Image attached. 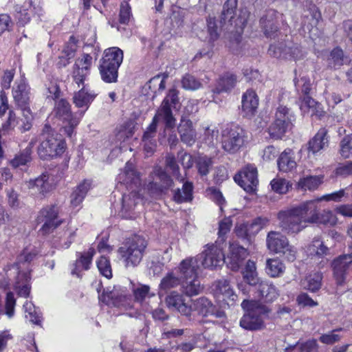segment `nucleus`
I'll list each match as a JSON object with an SVG mask.
<instances>
[{
	"mask_svg": "<svg viewBox=\"0 0 352 352\" xmlns=\"http://www.w3.org/2000/svg\"><path fill=\"white\" fill-rule=\"evenodd\" d=\"M123 51L118 47H109L104 50L100 61L120 66L123 61Z\"/></svg>",
	"mask_w": 352,
	"mask_h": 352,
	"instance_id": "f704fd0d",
	"label": "nucleus"
},
{
	"mask_svg": "<svg viewBox=\"0 0 352 352\" xmlns=\"http://www.w3.org/2000/svg\"><path fill=\"white\" fill-rule=\"evenodd\" d=\"M20 121L16 117L15 113L13 111H10L9 116L7 121L3 124L1 133L3 132L5 134L6 132H9L13 130L18 125L19 126Z\"/></svg>",
	"mask_w": 352,
	"mask_h": 352,
	"instance_id": "680f3d73",
	"label": "nucleus"
},
{
	"mask_svg": "<svg viewBox=\"0 0 352 352\" xmlns=\"http://www.w3.org/2000/svg\"><path fill=\"white\" fill-rule=\"evenodd\" d=\"M208 32L209 35V41L214 42L219 37L217 25L216 24L215 18L209 17L207 19Z\"/></svg>",
	"mask_w": 352,
	"mask_h": 352,
	"instance_id": "338daca9",
	"label": "nucleus"
},
{
	"mask_svg": "<svg viewBox=\"0 0 352 352\" xmlns=\"http://www.w3.org/2000/svg\"><path fill=\"white\" fill-rule=\"evenodd\" d=\"M317 200H310L281 210L278 213L279 227L287 234H296L302 231L308 223L333 226L338 219L331 210L318 212Z\"/></svg>",
	"mask_w": 352,
	"mask_h": 352,
	"instance_id": "f257e3e1",
	"label": "nucleus"
},
{
	"mask_svg": "<svg viewBox=\"0 0 352 352\" xmlns=\"http://www.w3.org/2000/svg\"><path fill=\"white\" fill-rule=\"evenodd\" d=\"M195 257L201 266L211 270L221 267L226 262L223 247L219 241L206 244L203 252Z\"/></svg>",
	"mask_w": 352,
	"mask_h": 352,
	"instance_id": "9d476101",
	"label": "nucleus"
},
{
	"mask_svg": "<svg viewBox=\"0 0 352 352\" xmlns=\"http://www.w3.org/2000/svg\"><path fill=\"white\" fill-rule=\"evenodd\" d=\"M89 74V72L87 71L86 67L80 68L74 65L72 78L78 87H80V85H83L84 81Z\"/></svg>",
	"mask_w": 352,
	"mask_h": 352,
	"instance_id": "0e129e2a",
	"label": "nucleus"
},
{
	"mask_svg": "<svg viewBox=\"0 0 352 352\" xmlns=\"http://www.w3.org/2000/svg\"><path fill=\"white\" fill-rule=\"evenodd\" d=\"M25 311L28 313L26 318H29L30 321L36 325H41L42 315L38 308L36 307L32 302H26L23 305Z\"/></svg>",
	"mask_w": 352,
	"mask_h": 352,
	"instance_id": "49530a36",
	"label": "nucleus"
},
{
	"mask_svg": "<svg viewBox=\"0 0 352 352\" xmlns=\"http://www.w3.org/2000/svg\"><path fill=\"white\" fill-rule=\"evenodd\" d=\"M180 285H182L181 278L177 276L175 272H170L161 280L160 290V292L167 293L169 290L177 287Z\"/></svg>",
	"mask_w": 352,
	"mask_h": 352,
	"instance_id": "a19ab883",
	"label": "nucleus"
},
{
	"mask_svg": "<svg viewBox=\"0 0 352 352\" xmlns=\"http://www.w3.org/2000/svg\"><path fill=\"white\" fill-rule=\"evenodd\" d=\"M50 118H56L62 122L65 134L70 138L74 133V129L79 124V119L74 116L69 103L65 99H60L56 102L54 108L47 122Z\"/></svg>",
	"mask_w": 352,
	"mask_h": 352,
	"instance_id": "0eeeda50",
	"label": "nucleus"
},
{
	"mask_svg": "<svg viewBox=\"0 0 352 352\" xmlns=\"http://www.w3.org/2000/svg\"><path fill=\"white\" fill-rule=\"evenodd\" d=\"M331 266L337 285H343L347 272L352 270V253L339 256L333 261Z\"/></svg>",
	"mask_w": 352,
	"mask_h": 352,
	"instance_id": "ddd939ff",
	"label": "nucleus"
},
{
	"mask_svg": "<svg viewBox=\"0 0 352 352\" xmlns=\"http://www.w3.org/2000/svg\"><path fill=\"white\" fill-rule=\"evenodd\" d=\"M232 221L230 217H226L219 222L218 240L219 243L221 245L226 241V235L230 232L232 227Z\"/></svg>",
	"mask_w": 352,
	"mask_h": 352,
	"instance_id": "3c124183",
	"label": "nucleus"
},
{
	"mask_svg": "<svg viewBox=\"0 0 352 352\" xmlns=\"http://www.w3.org/2000/svg\"><path fill=\"white\" fill-rule=\"evenodd\" d=\"M98 268L104 276L110 278L112 276L111 267L109 260L105 256H101L97 262Z\"/></svg>",
	"mask_w": 352,
	"mask_h": 352,
	"instance_id": "e2e57ef3",
	"label": "nucleus"
},
{
	"mask_svg": "<svg viewBox=\"0 0 352 352\" xmlns=\"http://www.w3.org/2000/svg\"><path fill=\"white\" fill-rule=\"evenodd\" d=\"M169 308L174 309L184 316H188L192 311V306L185 302L183 296L176 292H171L166 298Z\"/></svg>",
	"mask_w": 352,
	"mask_h": 352,
	"instance_id": "4be33fe9",
	"label": "nucleus"
},
{
	"mask_svg": "<svg viewBox=\"0 0 352 352\" xmlns=\"http://www.w3.org/2000/svg\"><path fill=\"white\" fill-rule=\"evenodd\" d=\"M236 0H228L223 5L220 16V23L226 25L228 31V47L233 53L241 52L242 19L240 15L235 18Z\"/></svg>",
	"mask_w": 352,
	"mask_h": 352,
	"instance_id": "f03ea898",
	"label": "nucleus"
},
{
	"mask_svg": "<svg viewBox=\"0 0 352 352\" xmlns=\"http://www.w3.org/2000/svg\"><path fill=\"white\" fill-rule=\"evenodd\" d=\"M327 130L325 128H321L314 137L308 142L309 153L315 155L321 150L324 149L329 145V137Z\"/></svg>",
	"mask_w": 352,
	"mask_h": 352,
	"instance_id": "5701e85b",
	"label": "nucleus"
},
{
	"mask_svg": "<svg viewBox=\"0 0 352 352\" xmlns=\"http://www.w3.org/2000/svg\"><path fill=\"white\" fill-rule=\"evenodd\" d=\"M119 67L100 60L99 71L102 80L107 83L117 82Z\"/></svg>",
	"mask_w": 352,
	"mask_h": 352,
	"instance_id": "7c9ffc66",
	"label": "nucleus"
},
{
	"mask_svg": "<svg viewBox=\"0 0 352 352\" xmlns=\"http://www.w3.org/2000/svg\"><path fill=\"white\" fill-rule=\"evenodd\" d=\"M214 292L215 296L219 300L229 290L230 283L227 280L223 279L215 282Z\"/></svg>",
	"mask_w": 352,
	"mask_h": 352,
	"instance_id": "774afa93",
	"label": "nucleus"
},
{
	"mask_svg": "<svg viewBox=\"0 0 352 352\" xmlns=\"http://www.w3.org/2000/svg\"><path fill=\"white\" fill-rule=\"evenodd\" d=\"M322 179L323 177L320 176H307L299 180L298 186L304 190H313L321 184Z\"/></svg>",
	"mask_w": 352,
	"mask_h": 352,
	"instance_id": "09e8293b",
	"label": "nucleus"
},
{
	"mask_svg": "<svg viewBox=\"0 0 352 352\" xmlns=\"http://www.w3.org/2000/svg\"><path fill=\"white\" fill-rule=\"evenodd\" d=\"M257 297L260 300H263L265 302H272L276 299L279 296V292L276 287L271 283L263 282L261 280L257 287Z\"/></svg>",
	"mask_w": 352,
	"mask_h": 352,
	"instance_id": "bb28decb",
	"label": "nucleus"
},
{
	"mask_svg": "<svg viewBox=\"0 0 352 352\" xmlns=\"http://www.w3.org/2000/svg\"><path fill=\"white\" fill-rule=\"evenodd\" d=\"M294 81L298 91H300L303 95L309 94L311 90V83L309 78L306 76H302L300 79L295 78Z\"/></svg>",
	"mask_w": 352,
	"mask_h": 352,
	"instance_id": "4d7b16f0",
	"label": "nucleus"
},
{
	"mask_svg": "<svg viewBox=\"0 0 352 352\" xmlns=\"http://www.w3.org/2000/svg\"><path fill=\"white\" fill-rule=\"evenodd\" d=\"M226 131H223L222 135L223 148L230 153H235L239 151L241 146L240 133L234 129H230L227 135L226 134Z\"/></svg>",
	"mask_w": 352,
	"mask_h": 352,
	"instance_id": "a878e982",
	"label": "nucleus"
},
{
	"mask_svg": "<svg viewBox=\"0 0 352 352\" xmlns=\"http://www.w3.org/2000/svg\"><path fill=\"white\" fill-rule=\"evenodd\" d=\"M94 254L95 250L94 248H89L87 252L81 254L80 258L76 261L74 268L72 270V274L79 277L80 269L87 270L89 268V265L91 263Z\"/></svg>",
	"mask_w": 352,
	"mask_h": 352,
	"instance_id": "e433bc0d",
	"label": "nucleus"
},
{
	"mask_svg": "<svg viewBox=\"0 0 352 352\" xmlns=\"http://www.w3.org/2000/svg\"><path fill=\"white\" fill-rule=\"evenodd\" d=\"M278 12L274 10H269L260 20V23L264 34L267 37L274 38L278 32L276 18Z\"/></svg>",
	"mask_w": 352,
	"mask_h": 352,
	"instance_id": "412c9836",
	"label": "nucleus"
},
{
	"mask_svg": "<svg viewBox=\"0 0 352 352\" xmlns=\"http://www.w3.org/2000/svg\"><path fill=\"white\" fill-rule=\"evenodd\" d=\"M287 45L283 43L271 45L268 50L270 56L276 58H288L286 52Z\"/></svg>",
	"mask_w": 352,
	"mask_h": 352,
	"instance_id": "6e6d98bb",
	"label": "nucleus"
},
{
	"mask_svg": "<svg viewBox=\"0 0 352 352\" xmlns=\"http://www.w3.org/2000/svg\"><path fill=\"white\" fill-rule=\"evenodd\" d=\"M180 107V102L179 98V91L175 88L168 90V94L162 100L157 111L160 115L176 122V119L173 116V111H178Z\"/></svg>",
	"mask_w": 352,
	"mask_h": 352,
	"instance_id": "4468645a",
	"label": "nucleus"
},
{
	"mask_svg": "<svg viewBox=\"0 0 352 352\" xmlns=\"http://www.w3.org/2000/svg\"><path fill=\"white\" fill-rule=\"evenodd\" d=\"M90 187L91 182L89 180H85L81 183L72 194V204L74 206L80 204L84 199Z\"/></svg>",
	"mask_w": 352,
	"mask_h": 352,
	"instance_id": "37998d69",
	"label": "nucleus"
},
{
	"mask_svg": "<svg viewBox=\"0 0 352 352\" xmlns=\"http://www.w3.org/2000/svg\"><path fill=\"white\" fill-rule=\"evenodd\" d=\"M147 245L146 239L139 234H134L125 240L118 252L126 267H134L140 263Z\"/></svg>",
	"mask_w": 352,
	"mask_h": 352,
	"instance_id": "39448f33",
	"label": "nucleus"
},
{
	"mask_svg": "<svg viewBox=\"0 0 352 352\" xmlns=\"http://www.w3.org/2000/svg\"><path fill=\"white\" fill-rule=\"evenodd\" d=\"M34 143L30 142L28 146L15 155L14 157L10 160V165L14 168H19L22 166H28L32 162V153Z\"/></svg>",
	"mask_w": 352,
	"mask_h": 352,
	"instance_id": "2f4dec72",
	"label": "nucleus"
},
{
	"mask_svg": "<svg viewBox=\"0 0 352 352\" xmlns=\"http://www.w3.org/2000/svg\"><path fill=\"white\" fill-rule=\"evenodd\" d=\"M96 94L89 92L85 86H83L78 91L75 92L73 102L78 108L86 107L94 100Z\"/></svg>",
	"mask_w": 352,
	"mask_h": 352,
	"instance_id": "72a5a7b5",
	"label": "nucleus"
},
{
	"mask_svg": "<svg viewBox=\"0 0 352 352\" xmlns=\"http://www.w3.org/2000/svg\"><path fill=\"white\" fill-rule=\"evenodd\" d=\"M278 166L280 171L289 172L296 166V162L294 160L293 153L291 149L285 150L278 160Z\"/></svg>",
	"mask_w": 352,
	"mask_h": 352,
	"instance_id": "c9c22d12",
	"label": "nucleus"
},
{
	"mask_svg": "<svg viewBox=\"0 0 352 352\" xmlns=\"http://www.w3.org/2000/svg\"><path fill=\"white\" fill-rule=\"evenodd\" d=\"M181 141L188 146L196 142L197 133L191 120L182 119L177 127Z\"/></svg>",
	"mask_w": 352,
	"mask_h": 352,
	"instance_id": "aec40b11",
	"label": "nucleus"
},
{
	"mask_svg": "<svg viewBox=\"0 0 352 352\" xmlns=\"http://www.w3.org/2000/svg\"><path fill=\"white\" fill-rule=\"evenodd\" d=\"M256 260L249 259L243 267V283L257 287L261 278L258 276Z\"/></svg>",
	"mask_w": 352,
	"mask_h": 352,
	"instance_id": "393cba45",
	"label": "nucleus"
},
{
	"mask_svg": "<svg viewBox=\"0 0 352 352\" xmlns=\"http://www.w3.org/2000/svg\"><path fill=\"white\" fill-rule=\"evenodd\" d=\"M59 207L57 205H49L43 208L36 218L38 223H43L39 232L43 235L52 232L63 221L58 218Z\"/></svg>",
	"mask_w": 352,
	"mask_h": 352,
	"instance_id": "f8f14e48",
	"label": "nucleus"
},
{
	"mask_svg": "<svg viewBox=\"0 0 352 352\" xmlns=\"http://www.w3.org/2000/svg\"><path fill=\"white\" fill-rule=\"evenodd\" d=\"M318 344L314 339L298 344L294 349V352H318Z\"/></svg>",
	"mask_w": 352,
	"mask_h": 352,
	"instance_id": "bf43d9fd",
	"label": "nucleus"
},
{
	"mask_svg": "<svg viewBox=\"0 0 352 352\" xmlns=\"http://www.w3.org/2000/svg\"><path fill=\"white\" fill-rule=\"evenodd\" d=\"M49 179V174L45 173L35 179H30L26 182V185L32 194L38 195L41 197H44L53 188Z\"/></svg>",
	"mask_w": 352,
	"mask_h": 352,
	"instance_id": "dca6fc26",
	"label": "nucleus"
},
{
	"mask_svg": "<svg viewBox=\"0 0 352 352\" xmlns=\"http://www.w3.org/2000/svg\"><path fill=\"white\" fill-rule=\"evenodd\" d=\"M152 174L160 181L159 184H161L165 193L173 186L174 184L173 179L161 167H155Z\"/></svg>",
	"mask_w": 352,
	"mask_h": 352,
	"instance_id": "de8ad7c7",
	"label": "nucleus"
},
{
	"mask_svg": "<svg viewBox=\"0 0 352 352\" xmlns=\"http://www.w3.org/2000/svg\"><path fill=\"white\" fill-rule=\"evenodd\" d=\"M243 329H261L263 324V316L268 312L267 307L257 300H243Z\"/></svg>",
	"mask_w": 352,
	"mask_h": 352,
	"instance_id": "6e6552de",
	"label": "nucleus"
},
{
	"mask_svg": "<svg viewBox=\"0 0 352 352\" xmlns=\"http://www.w3.org/2000/svg\"><path fill=\"white\" fill-rule=\"evenodd\" d=\"M192 311H196L203 316H208L214 309V305L208 298L201 297L192 302Z\"/></svg>",
	"mask_w": 352,
	"mask_h": 352,
	"instance_id": "58836bf2",
	"label": "nucleus"
},
{
	"mask_svg": "<svg viewBox=\"0 0 352 352\" xmlns=\"http://www.w3.org/2000/svg\"><path fill=\"white\" fill-rule=\"evenodd\" d=\"M200 265L195 257H190L183 260L178 267L183 292L188 296L197 295L202 290L197 279Z\"/></svg>",
	"mask_w": 352,
	"mask_h": 352,
	"instance_id": "20e7f679",
	"label": "nucleus"
},
{
	"mask_svg": "<svg viewBox=\"0 0 352 352\" xmlns=\"http://www.w3.org/2000/svg\"><path fill=\"white\" fill-rule=\"evenodd\" d=\"M78 40L74 36H71L69 41L65 44L62 54L69 58H74L78 49Z\"/></svg>",
	"mask_w": 352,
	"mask_h": 352,
	"instance_id": "13d9d810",
	"label": "nucleus"
},
{
	"mask_svg": "<svg viewBox=\"0 0 352 352\" xmlns=\"http://www.w3.org/2000/svg\"><path fill=\"white\" fill-rule=\"evenodd\" d=\"M267 248L275 254H282L284 258L293 262L296 258V248L291 245L288 239L279 232L271 231L267 234Z\"/></svg>",
	"mask_w": 352,
	"mask_h": 352,
	"instance_id": "1a4fd4ad",
	"label": "nucleus"
},
{
	"mask_svg": "<svg viewBox=\"0 0 352 352\" xmlns=\"http://www.w3.org/2000/svg\"><path fill=\"white\" fill-rule=\"evenodd\" d=\"M118 179L119 182L130 186L131 188L140 185V174L131 162L126 163L124 170L118 175Z\"/></svg>",
	"mask_w": 352,
	"mask_h": 352,
	"instance_id": "a211bd4d",
	"label": "nucleus"
},
{
	"mask_svg": "<svg viewBox=\"0 0 352 352\" xmlns=\"http://www.w3.org/2000/svg\"><path fill=\"white\" fill-rule=\"evenodd\" d=\"M212 164L211 158L207 156H199L196 160V166L199 175L206 176L209 173Z\"/></svg>",
	"mask_w": 352,
	"mask_h": 352,
	"instance_id": "603ef678",
	"label": "nucleus"
},
{
	"mask_svg": "<svg viewBox=\"0 0 352 352\" xmlns=\"http://www.w3.org/2000/svg\"><path fill=\"white\" fill-rule=\"evenodd\" d=\"M294 121V116L286 107L280 106L275 113V120L269 127V133L272 138L280 139L291 129Z\"/></svg>",
	"mask_w": 352,
	"mask_h": 352,
	"instance_id": "9b49d317",
	"label": "nucleus"
},
{
	"mask_svg": "<svg viewBox=\"0 0 352 352\" xmlns=\"http://www.w3.org/2000/svg\"><path fill=\"white\" fill-rule=\"evenodd\" d=\"M322 274L321 272H317L311 274L301 280V286L305 289L312 292L318 291L321 287V281Z\"/></svg>",
	"mask_w": 352,
	"mask_h": 352,
	"instance_id": "ea45409f",
	"label": "nucleus"
},
{
	"mask_svg": "<svg viewBox=\"0 0 352 352\" xmlns=\"http://www.w3.org/2000/svg\"><path fill=\"white\" fill-rule=\"evenodd\" d=\"M339 153L344 159L352 157V135L345 136L340 141Z\"/></svg>",
	"mask_w": 352,
	"mask_h": 352,
	"instance_id": "8fccbe9b",
	"label": "nucleus"
},
{
	"mask_svg": "<svg viewBox=\"0 0 352 352\" xmlns=\"http://www.w3.org/2000/svg\"><path fill=\"white\" fill-rule=\"evenodd\" d=\"M36 256V251H28L24 249L17 256L16 261L12 265V267L17 271V280L16 288L21 296L28 297L30 292V286L28 284L30 280L29 266L30 263Z\"/></svg>",
	"mask_w": 352,
	"mask_h": 352,
	"instance_id": "423d86ee",
	"label": "nucleus"
},
{
	"mask_svg": "<svg viewBox=\"0 0 352 352\" xmlns=\"http://www.w3.org/2000/svg\"><path fill=\"white\" fill-rule=\"evenodd\" d=\"M165 163L166 167L171 171L173 176L180 181H183L184 179L179 173V167L173 154H168L166 156Z\"/></svg>",
	"mask_w": 352,
	"mask_h": 352,
	"instance_id": "5fc2aeb1",
	"label": "nucleus"
},
{
	"mask_svg": "<svg viewBox=\"0 0 352 352\" xmlns=\"http://www.w3.org/2000/svg\"><path fill=\"white\" fill-rule=\"evenodd\" d=\"M258 185V171L256 167L248 164L243 167V190L249 194L248 200L257 198V189Z\"/></svg>",
	"mask_w": 352,
	"mask_h": 352,
	"instance_id": "2eb2a0df",
	"label": "nucleus"
},
{
	"mask_svg": "<svg viewBox=\"0 0 352 352\" xmlns=\"http://www.w3.org/2000/svg\"><path fill=\"white\" fill-rule=\"evenodd\" d=\"M272 189L279 194L286 193L288 190L289 186L287 182L285 179L275 178L270 182Z\"/></svg>",
	"mask_w": 352,
	"mask_h": 352,
	"instance_id": "69168bd1",
	"label": "nucleus"
},
{
	"mask_svg": "<svg viewBox=\"0 0 352 352\" xmlns=\"http://www.w3.org/2000/svg\"><path fill=\"white\" fill-rule=\"evenodd\" d=\"M192 183L186 182L182 189L177 188L173 191V200L177 204L190 201L192 199Z\"/></svg>",
	"mask_w": 352,
	"mask_h": 352,
	"instance_id": "473e14b6",
	"label": "nucleus"
},
{
	"mask_svg": "<svg viewBox=\"0 0 352 352\" xmlns=\"http://www.w3.org/2000/svg\"><path fill=\"white\" fill-rule=\"evenodd\" d=\"M258 105V98L252 89H248L243 94V113L245 116L251 117L254 115Z\"/></svg>",
	"mask_w": 352,
	"mask_h": 352,
	"instance_id": "cd10ccee",
	"label": "nucleus"
},
{
	"mask_svg": "<svg viewBox=\"0 0 352 352\" xmlns=\"http://www.w3.org/2000/svg\"><path fill=\"white\" fill-rule=\"evenodd\" d=\"M41 138V142L38 147V154L41 160H50L60 156L65 152V141L51 126L49 121L44 124Z\"/></svg>",
	"mask_w": 352,
	"mask_h": 352,
	"instance_id": "7ed1b4c3",
	"label": "nucleus"
},
{
	"mask_svg": "<svg viewBox=\"0 0 352 352\" xmlns=\"http://www.w3.org/2000/svg\"><path fill=\"white\" fill-rule=\"evenodd\" d=\"M307 252L311 255L322 257L327 255L329 252V250L324 245L322 241L318 238H315L308 246Z\"/></svg>",
	"mask_w": 352,
	"mask_h": 352,
	"instance_id": "a18cd8bd",
	"label": "nucleus"
},
{
	"mask_svg": "<svg viewBox=\"0 0 352 352\" xmlns=\"http://www.w3.org/2000/svg\"><path fill=\"white\" fill-rule=\"evenodd\" d=\"M12 96L18 107L30 104V87L23 78L15 81L14 85L12 87Z\"/></svg>",
	"mask_w": 352,
	"mask_h": 352,
	"instance_id": "f3484780",
	"label": "nucleus"
},
{
	"mask_svg": "<svg viewBox=\"0 0 352 352\" xmlns=\"http://www.w3.org/2000/svg\"><path fill=\"white\" fill-rule=\"evenodd\" d=\"M285 270V266L279 258H268L266 261L265 272L270 277H279L283 274Z\"/></svg>",
	"mask_w": 352,
	"mask_h": 352,
	"instance_id": "4c0bfd02",
	"label": "nucleus"
},
{
	"mask_svg": "<svg viewBox=\"0 0 352 352\" xmlns=\"http://www.w3.org/2000/svg\"><path fill=\"white\" fill-rule=\"evenodd\" d=\"M328 67L333 69H339L344 63V55L342 49L336 47L331 50L327 57Z\"/></svg>",
	"mask_w": 352,
	"mask_h": 352,
	"instance_id": "79ce46f5",
	"label": "nucleus"
},
{
	"mask_svg": "<svg viewBox=\"0 0 352 352\" xmlns=\"http://www.w3.org/2000/svg\"><path fill=\"white\" fill-rule=\"evenodd\" d=\"M201 82L193 76L186 74L182 79V87L187 90H195L201 87Z\"/></svg>",
	"mask_w": 352,
	"mask_h": 352,
	"instance_id": "052dcab7",
	"label": "nucleus"
},
{
	"mask_svg": "<svg viewBox=\"0 0 352 352\" xmlns=\"http://www.w3.org/2000/svg\"><path fill=\"white\" fill-rule=\"evenodd\" d=\"M162 121L165 124L166 129H173L175 126V123L173 120L170 118L164 117L160 115V111L157 110L155 115L154 116L152 122L148 126L146 131L143 135V141H146L155 137L157 130V124L158 122Z\"/></svg>",
	"mask_w": 352,
	"mask_h": 352,
	"instance_id": "b1692460",
	"label": "nucleus"
},
{
	"mask_svg": "<svg viewBox=\"0 0 352 352\" xmlns=\"http://www.w3.org/2000/svg\"><path fill=\"white\" fill-rule=\"evenodd\" d=\"M242 246L232 243L230 245V254L228 257L227 265L232 271H238L242 265Z\"/></svg>",
	"mask_w": 352,
	"mask_h": 352,
	"instance_id": "c756f323",
	"label": "nucleus"
},
{
	"mask_svg": "<svg viewBox=\"0 0 352 352\" xmlns=\"http://www.w3.org/2000/svg\"><path fill=\"white\" fill-rule=\"evenodd\" d=\"M167 77L168 75H163V77H162V75L158 74L150 79L147 82L146 86L153 93V98L156 96L157 93H160L165 89V80Z\"/></svg>",
	"mask_w": 352,
	"mask_h": 352,
	"instance_id": "c03bdc74",
	"label": "nucleus"
},
{
	"mask_svg": "<svg viewBox=\"0 0 352 352\" xmlns=\"http://www.w3.org/2000/svg\"><path fill=\"white\" fill-rule=\"evenodd\" d=\"M135 300L139 302H142L146 298L154 296L150 292V287L146 285H139L133 289Z\"/></svg>",
	"mask_w": 352,
	"mask_h": 352,
	"instance_id": "864d4df0",
	"label": "nucleus"
},
{
	"mask_svg": "<svg viewBox=\"0 0 352 352\" xmlns=\"http://www.w3.org/2000/svg\"><path fill=\"white\" fill-rule=\"evenodd\" d=\"M236 83V76L227 73L218 79L215 87L212 89V92L217 94L223 92H228L234 87Z\"/></svg>",
	"mask_w": 352,
	"mask_h": 352,
	"instance_id": "c85d7f7f",
	"label": "nucleus"
},
{
	"mask_svg": "<svg viewBox=\"0 0 352 352\" xmlns=\"http://www.w3.org/2000/svg\"><path fill=\"white\" fill-rule=\"evenodd\" d=\"M96 287L99 294V300L107 305L120 307L126 300V296L116 289L111 291L104 289L102 294H100L102 288L101 283H97Z\"/></svg>",
	"mask_w": 352,
	"mask_h": 352,
	"instance_id": "6ab92c4d",
	"label": "nucleus"
}]
</instances>
